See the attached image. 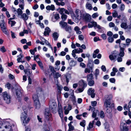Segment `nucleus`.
<instances>
[{
    "instance_id": "obj_1",
    "label": "nucleus",
    "mask_w": 131,
    "mask_h": 131,
    "mask_svg": "<svg viewBox=\"0 0 131 131\" xmlns=\"http://www.w3.org/2000/svg\"><path fill=\"white\" fill-rule=\"evenodd\" d=\"M23 109L24 112L21 113L20 116V118L23 124L25 126L26 124H28L30 121V118L27 117L26 109L24 108V107H23Z\"/></svg>"
},
{
    "instance_id": "obj_2",
    "label": "nucleus",
    "mask_w": 131,
    "mask_h": 131,
    "mask_svg": "<svg viewBox=\"0 0 131 131\" xmlns=\"http://www.w3.org/2000/svg\"><path fill=\"white\" fill-rule=\"evenodd\" d=\"M112 96L109 95L108 96L107 99H106L104 103V106L105 107H113L114 106V104L111 102Z\"/></svg>"
},
{
    "instance_id": "obj_3",
    "label": "nucleus",
    "mask_w": 131,
    "mask_h": 131,
    "mask_svg": "<svg viewBox=\"0 0 131 131\" xmlns=\"http://www.w3.org/2000/svg\"><path fill=\"white\" fill-rule=\"evenodd\" d=\"M32 98L36 108L37 109L39 108L40 106V105L38 100L37 95L35 94H34L32 96Z\"/></svg>"
},
{
    "instance_id": "obj_4",
    "label": "nucleus",
    "mask_w": 131,
    "mask_h": 131,
    "mask_svg": "<svg viewBox=\"0 0 131 131\" xmlns=\"http://www.w3.org/2000/svg\"><path fill=\"white\" fill-rule=\"evenodd\" d=\"M3 97L4 100L6 103L8 104L10 103L11 96L6 92H5L3 93Z\"/></svg>"
},
{
    "instance_id": "obj_5",
    "label": "nucleus",
    "mask_w": 131,
    "mask_h": 131,
    "mask_svg": "<svg viewBox=\"0 0 131 131\" xmlns=\"http://www.w3.org/2000/svg\"><path fill=\"white\" fill-rule=\"evenodd\" d=\"M93 79V76L92 74H90L88 75L87 77V81L89 85L92 86L94 85V82Z\"/></svg>"
},
{
    "instance_id": "obj_6",
    "label": "nucleus",
    "mask_w": 131,
    "mask_h": 131,
    "mask_svg": "<svg viewBox=\"0 0 131 131\" xmlns=\"http://www.w3.org/2000/svg\"><path fill=\"white\" fill-rule=\"evenodd\" d=\"M80 83L81 84L82 87L80 88L77 89V91L78 93H81L84 90L87 84L85 81L83 80H81L80 81Z\"/></svg>"
},
{
    "instance_id": "obj_7",
    "label": "nucleus",
    "mask_w": 131,
    "mask_h": 131,
    "mask_svg": "<svg viewBox=\"0 0 131 131\" xmlns=\"http://www.w3.org/2000/svg\"><path fill=\"white\" fill-rule=\"evenodd\" d=\"M11 125L10 123L8 122H6L4 123L2 125V128L4 127L7 130L10 129L9 131H12V130L11 128ZM2 131V130H0V131Z\"/></svg>"
},
{
    "instance_id": "obj_8",
    "label": "nucleus",
    "mask_w": 131,
    "mask_h": 131,
    "mask_svg": "<svg viewBox=\"0 0 131 131\" xmlns=\"http://www.w3.org/2000/svg\"><path fill=\"white\" fill-rule=\"evenodd\" d=\"M45 115L46 119L48 121L49 120L51 117V114L48 109H46Z\"/></svg>"
},
{
    "instance_id": "obj_9",
    "label": "nucleus",
    "mask_w": 131,
    "mask_h": 131,
    "mask_svg": "<svg viewBox=\"0 0 131 131\" xmlns=\"http://www.w3.org/2000/svg\"><path fill=\"white\" fill-rule=\"evenodd\" d=\"M94 90L92 88H89L88 91V94L89 95H91L92 98H94L95 96V94L94 93Z\"/></svg>"
},
{
    "instance_id": "obj_10",
    "label": "nucleus",
    "mask_w": 131,
    "mask_h": 131,
    "mask_svg": "<svg viewBox=\"0 0 131 131\" xmlns=\"http://www.w3.org/2000/svg\"><path fill=\"white\" fill-rule=\"evenodd\" d=\"M0 26L3 32L5 34H7V32L6 30L5 22L0 24Z\"/></svg>"
},
{
    "instance_id": "obj_11",
    "label": "nucleus",
    "mask_w": 131,
    "mask_h": 131,
    "mask_svg": "<svg viewBox=\"0 0 131 131\" xmlns=\"http://www.w3.org/2000/svg\"><path fill=\"white\" fill-rule=\"evenodd\" d=\"M83 18L86 21H89L91 18V15L88 14H84L83 16Z\"/></svg>"
},
{
    "instance_id": "obj_12",
    "label": "nucleus",
    "mask_w": 131,
    "mask_h": 131,
    "mask_svg": "<svg viewBox=\"0 0 131 131\" xmlns=\"http://www.w3.org/2000/svg\"><path fill=\"white\" fill-rule=\"evenodd\" d=\"M120 128L121 130L123 131H128V129L124 123H121L120 125Z\"/></svg>"
},
{
    "instance_id": "obj_13",
    "label": "nucleus",
    "mask_w": 131,
    "mask_h": 131,
    "mask_svg": "<svg viewBox=\"0 0 131 131\" xmlns=\"http://www.w3.org/2000/svg\"><path fill=\"white\" fill-rule=\"evenodd\" d=\"M24 71L25 74H27V76H29V77L30 76L32 73V71L30 69H24Z\"/></svg>"
},
{
    "instance_id": "obj_14",
    "label": "nucleus",
    "mask_w": 131,
    "mask_h": 131,
    "mask_svg": "<svg viewBox=\"0 0 131 131\" xmlns=\"http://www.w3.org/2000/svg\"><path fill=\"white\" fill-rule=\"evenodd\" d=\"M75 13L77 19H80L81 18V13L80 11L78 9H77L76 10Z\"/></svg>"
},
{
    "instance_id": "obj_15",
    "label": "nucleus",
    "mask_w": 131,
    "mask_h": 131,
    "mask_svg": "<svg viewBox=\"0 0 131 131\" xmlns=\"http://www.w3.org/2000/svg\"><path fill=\"white\" fill-rule=\"evenodd\" d=\"M46 9L48 10H51L52 11L54 10L55 9V7L52 4L50 6L48 5L46 7Z\"/></svg>"
},
{
    "instance_id": "obj_16",
    "label": "nucleus",
    "mask_w": 131,
    "mask_h": 131,
    "mask_svg": "<svg viewBox=\"0 0 131 131\" xmlns=\"http://www.w3.org/2000/svg\"><path fill=\"white\" fill-rule=\"evenodd\" d=\"M60 26L62 28H64V29L67 26V23L64 22L63 21H62L59 22Z\"/></svg>"
},
{
    "instance_id": "obj_17",
    "label": "nucleus",
    "mask_w": 131,
    "mask_h": 131,
    "mask_svg": "<svg viewBox=\"0 0 131 131\" xmlns=\"http://www.w3.org/2000/svg\"><path fill=\"white\" fill-rule=\"evenodd\" d=\"M28 16L26 14L24 13L21 15L20 18L22 19L24 21H26L27 20L28 18Z\"/></svg>"
},
{
    "instance_id": "obj_18",
    "label": "nucleus",
    "mask_w": 131,
    "mask_h": 131,
    "mask_svg": "<svg viewBox=\"0 0 131 131\" xmlns=\"http://www.w3.org/2000/svg\"><path fill=\"white\" fill-rule=\"evenodd\" d=\"M57 105V104L56 103L52 102L50 106V109L51 110H55Z\"/></svg>"
},
{
    "instance_id": "obj_19",
    "label": "nucleus",
    "mask_w": 131,
    "mask_h": 131,
    "mask_svg": "<svg viewBox=\"0 0 131 131\" xmlns=\"http://www.w3.org/2000/svg\"><path fill=\"white\" fill-rule=\"evenodd\" d=\"M121 27L122 28L126 29L128 28V26L126 23H122L121 25Z\"/></svg>"
},
{
    "instance_id": "obj_20",
    "label": "nucleus",
    "mask_w": 131,
    "mask_h": 131,
    "mask_svg": "<svg viewBox=\"0 0 131 131\" xmlns=\"http://www.w3.org/2000/svg\"><path fill=\"white\" fill-rule=\"evenodd\" d=\"M16 94L17 97H19L21 95V91L19 89H18L16 90Z\"/></svg>"
},
{
    "instance_id": "obj_21",
    "label": "nucleus",
    "mask_w": 131,
    "mask_h": 131,
    "mask_svg": "<svg viewBox=\"0 0 131 131\" xmlns=\"http://www.w3.org/2000/svg\"><path fill=\"white\" fill-rule=\"evenodd\" d=\"M60 17L59 14H56L54 15V18L55 19V20L53 18H52V20L53 21L55 22Z\"/></svg>"
},
{
    "instance_id": "obj_22",
    "label": "nucleus",
    "mask_w": 131,
    "mask_h": 131,
    "mask_svg": "<svg viewBox=\"0 0 131 131\" xmlns=\"http://www.w3.org/2000/svg\"><path fill=\"white\" fill-rule=\"evenodd\" d=\"M86 8L90 10H92V7L91 4L87 2L86 4Z\"/></svg>"
},
{
    "instance_id": "obj_23",
    "label": "nucleus",
    "mask_w": 131,
    "mask_h": 131,
    "mask_svg": "<svg viewBox=\"0 0 131 131\" xmlns=\"http://www.w3.org/2000/svg\"><path fill=\"white\" fill-rule=\"evenodd\" d=\"M52 36L54 38V40L56 41L57 39L59 36V35L57 32H54L53 33Z\"/></svg>"
},
{
    "instance_id": "obj_24",
    "label": "nucleus",
    "mask_w": 131,
    "mask_h": 131,
    "mask_svg": "<svg viewBox=\"0 0 131 131\" xmlns=\"http://www.w3.org/2000/svg\"><path fill=\"white\" fill-rule=\"evenodd\" d=\"M124 49L121 47L120 48V51L119 54V56L122 57H123L124 55Z\"/></svg>"
},
{
    "instance_id": "obj_25",
    "label": "nucleus",
    "mask_w": 131,
    "mask_h": 131,
    "mask_svg": "<svg viewBox=\"0 0 131 131\" xmlns=\"http://www.w3.org/2000/svg\"><path fill=\"white\" fill-rule=\"evenodd\" d=\"M18 57L17 59V60L18 62H20L22 60V58L24 57V56L21 53H20L19 55L18 56Z\"/></svg>"
},
{
    "instance_id": "obj_26",
    "label": "nucleus",
    "mask_w": 131,
    "mask_h": 131,
    "mask_svg": "<svg viewBox=\"0 0 131 131\" xmlns=\"http://www.w3.org/2000/svg\"><path fill=\"white\" fill-rule=\"evenodd\" d=\"M64 29L66 31L69 32H70L71 30V26L68 25L66 26Z\"/></svg>"
},
{
    "instance_id": "obj_27",
    "label": "nucleus",
    "mask_w": 131,
    "mask_h": 131,
    "mask_svg": "<svg viewBox=\"0 0 131 131\" xmlns=\"http://www.w3.org/2000/svg\"><path fill=\"white\" fill-rule=\"evenodd\" d=\"M58 112L59 115L61 118L63 117V111L62 109L58 110Z\"/></svg>"
},
{
    "instance_id": "obj_28",
    "label": "nucleus",
    "mask_w": 131,
    "mask_h": 131,
    "mask_svg": "<svg viewBox=\"0 0 131 131\" xmlns=\"http://www.w3.org/2000/svg\"><path fill=\"white\" fill-rule=\"evenodd\" d=\"M117 55L115 54L114 55H111L109 56V58L111 60H114L116 57Z\"/></svg>"
},
{
    "instance_id": "obj_29",
    "label": "nucleus",
    "mask_w": 131,
    "mask_h": 131,
    "mask_svg": "<svg viewBox=\"0 0 131 131\" xmlns=\"http://www.w3.org/2000/svg\"><path fill=\"white\" fill-rule=\"evenodd\" d=\"M23 12L22 10L19 8L17 10V13L18 16L21 15L23 13Z\"/></svg>"
},
{
    "instance_id": "obj_30",
    "label": "nucleus",
    "mask_w": 131,
    "mask_h": 131,
    "mask_svg": "<svg viewBox=\"0 0 131 131\" xmlns=\"http://www.w3.org/2000/svg\"><path fill=\"white\" fill-rule=\"evenodd\" d=\"M65 76L66 79V82L68 83L69 81V80L71 78V76L70 74H68L65 75Z\"/></svg>"
},
{
    "instance_id": "obj_31",
    "label": "nucleus",
    "mask_w": 131,
    "mask_h": 131,
    "mask_svg": "<svg viewBox=\"0 0 131 131\" xmlns=\"http://www.w3.org/2000/svg\"><path fill=\"white\" fill-rule=\"evenodd\" d=\"M130 108L129 105L126 104H125L124 107V109L125 110H128V111L130 110L129 108Z\"/></svg>"
},
{
    "instance_id": "obj_32",
    "label": "nucleus",
    "mask_w": 131,
    "mask_h": 131,
    "mask_svg": "<svg viewBox=\"0 0 131 131\" xmlns=\"http://www.w3.org/2000/svg\"><path fill=\"white\" fill-rule=\"evenodd\" d=\"M94 123V121H92V123H90L89 125V128L88 129H89V130H90V129L93 128V127Z\"/></svg>"
},
{
    "instance_id": "obj_33",
    "label": "nucleus",
    "mask_w": 131,
    "mask_h": 131,
    "mask_svg": "<svg viewBox=\"0 0 131 131\" xmlns=\"http://www.w3.org/2000/svg\"><path fill=\"white\" fill-rule=\"evenodd\" d=\"M36 61L38 63V64L40 66V67L42 69H43V66L42 65V64L41 62V61L40 60H39L38 61V59H37V60H36Z\"/></svg>"
},
{
    "instance_id": "obj_34",
    "label": "nucleus",
    "mask_w": 131,
    "mask_h": 131,
    "mask_svg": "<svg viewBox=\"0 0 131 131\" xmlns=\"http://www.w3.org/2000/svg\"><path fill=\"white\" fill-rule=\"evenodd\" d=\"M61 18L62 19L63 21H65L67 19V16L64 14H61Z\"/></svg>"
},
{
    "instance_id": "obj_35",
    "label": "nucleus",
    "mask_w": 131,
    "mask_h": 131,
    "mask_svg": "<svg viewBox=\"0 0 131 131\" xmlns=\"http://www.w3.org/2000/svg\"><path fill=\"white\" fill-rule=\"evenodd\" d=\"M131 42V40L129 38H127L126 40V45L127 46H128L129 45L130 43Z\"/></svg>"
},
{
    "instance_id": "obj_36",
    "label": "nucleus",
    "mask_w": 131,
    "mask_h": 131,
    "mask_svg": "<svg viewBox=\"0 0 131 131\" xmlns=\"http://www.w3.org/2000/svg\"><path fill=\"white\" fill-rule=\"evenodd\" d=\"M107 39L108 42L110 43L112 42L114 40V38L111 37H108Z\"/></svg>"
},
{
    "instance_id": "obj_37",
    "label": "nucleus",
    "mask_w": 131,
    "mask_h": 131,
    "mask_svg": "<svg viewBox=\"0 0 131 131\" xmlns=\"http://www.w3.org/2000/svg\"><path fill=\"white\" fill-rule=\"evenodd\" d=\"M106 111L107 113H110L112 111V107H105Z\"/></svg>"
},
{
    "instance_id": "obj_38",
    "label": "nucleus",
    "mask_w": 131,
    "mask_h": 131,
    "mask_svg": "<svg viewBox=\"0 0 131 131\" xmlns=\"http://www.w3.org/2000/svg\"><path fill=\"white\" fill-rule=\"evenodd\" d=\"M99 74V70L98 69H97L96 70L95 73V76L96 79H97V77Z\"/></svg>"
},
{
    "instance_id": "obj_39",
    "label": "nucleus",
    "mask_w": 131,
    "mask_h": 131,
    "mask_svg": "<svg viewBox=\"0 0 131 131\" xmlns=\"http://www.w3.org/2000/svg\"><path fill=\"white\" fill-rule=\"evenodd\" d=\"M99 16V14L96 13L93 14L92 15V17L93 18H95Z\"/></svg>"
},
{
    "instance_id": "obj_40",
    "label": "nucleus",
    "mask_w": 131,
    "mask_h": 131,
    "mask_svg": "<svg viewBox=\"0 0 131 131\" xmlns=\"http://www.w3.org/2000/svg\"><path fill=\"white\" fill-rule=\"evenodd\" d=\"M69 126V129L68 131H71V130H73L74 129V127L72 125H68Z\"/></svg>"
},
{
    "instance_id": "obj_41",
    "label": "nucleus",
    "mask_w": 131,
    "mask_h": 131,
    "mask_svg": "<svg viewBox=\"0 0 131 131\" xmlns=\"http://www.w3.org/2000/svg\"><path fill=\"white\" fill-rule=\"evenodd\" d=\"M100 115L101 117L102 118H104L105 116V114L104 112L102 111L100 112Z\"/></svg>"
},
{
    "instance_id": "obj_42",
    "label": "nucleus",
    "mask_w": 131,
    "mask_h": 131,
    "mask_svg": "<svg viewBox=\"0 0 131 131\" xmlns=\"http://www.w3.org/2000/svg\"><path fill=\"white\" fill-rule=\"evenodd\" d=\"M112 16L113 17L115 18L117 16L118 13L115 10L114 12L112 13Z\"/></svg>"
},
{
    "instance_id": "obj_43",
    "label": "nucleus",
    "mask_w": 131,
    "mask_h": 131,
    "mask_svg": "<svg viewBox=\"0 0 131 131\" xmlns=\"http://www.w3.org/2000/svg\"><path fill=\"white\" fill-rule=\"evenodd\" d=\"M54 76L57 79L59 77H60L61 76V75L59 73H55Z\"/></svg>"
},
{
    "instance_id": "obj_44",
    "label": "nucleus",
    "mask_w": 131,
    "mask_h": 131,
    "mask_svg": "<svg viewBox=\"0 0 131 131\" xmlns=\"http://www.w3.org/2000/svg\"><path fill=\"white\" fill-rule=\"evenodd\" d=\"M85 121L84 120H83L82 122L80 123V125L81 126L84 127L85 126Z\"/></svg>"
},
{
    "instance_id": "obj_45",
    "label": "nucleus",
    "mask_w": 131,
    "mask_h": 131,
    "mask_svg": "<svg viewBox=\"0 0 131 131\" xmlns=\"http://www.w3.org/2000/svg\"><path fill=\"white\" fill-rule=\"evenodd\" d=\"M66 52L63 51H62L58 55L59 56H64L66 55Z\"/></svg>"
},
{
    "instance_id": "obj_46",
    "label": "nucleus",
    "mask_w": 131,
    "mask_h": 131,
    "mask_svg": "<svg viewBox=\"0 0 131 131\" xmlns=\"http://www.w3.org/2000/svg\"><path fill=\"white\" fill-rule=\"evenodd\" d=\"M125 8V6L123 4H122L121 5L120 9L121 11H123Z\"/></svg>"
},
{
    "instance_id": "obj_47",
    "label": "nucleus",
    "mask_w": 131,
    "mask_h": 131,
    "mask_svg": "<svg viewBox=\"0 0 131 131\" xmlns=\"http://www.w3.org/2000/svg\"><path fill=\"white\" fill-rule=\"evenodd\" d=\"M79 39L80 40H82L84 39V36L82 35H79L78 36Z\"/></svg>"
},
{
    "instance_id": "obj_48",
    "label": "nucleus",
    "mask_w": 131,
    "mask_h": 131,
    "mask_svg": "<svg viewBox=\"0 0 131 131\" xmlns=\"http://www.w3.org/2000/svg\"><path fill=\"white\" fill-rule=\"evenodd\" d=\"M109 26L110 27H113L115 26V24L111 22L109 23Z\"/></svg>"
},
{
    "instance_id": "obj_49",
    "label": "nucleus",
    "mask_w": 131,
    "mask_h": 131,
    "mask_svg": "<svg viewBox=\"0 0 131 131\" xmlns=\"http://www.w3.org/2000/svg\"><path fill=\"white\" fill-rule=\"evenodd\" d=\"M0 51L2 52H4L6 51V49H5L4 46H3L1 48Z\"/></svg>"
},
{
    "instance_id": "obj_50",
    "label": "nucleus",
    "mask_w": 131,
    "mask_h": 131,
    "mask_svg": "<svg viewBox=\"0 0 131 131\" xmlns=\"http://www.w3.org/2000/svg\"><path fill=\"white\" fill-rule=\"evenodd\" d=\"M65 10V9L63 8H60V9L59 10V13L61 14H64V13H63V12Z\"/></svg>"
},
{
    "instance_id": "obj_51",
    "label": "nucleus",
    "mask_w": 131,
    "mask_h": 131,
    "mask_svg": "<svg viewBox=\"0 0 131 131\" xmlns=\"http://www.w3.org/2000/svg\"><path fill=\"white\" fill-rule=\"evenodd\" d=\"M9 23L11 25V26L12 27L15 25L16 23V22L15 21L12 20L10 21Z\"/></svg>"
},
{
    "instance_id": "obj_52",
    "label": "nucleus",
    "mask_w": 131,
    "mask_h": 131,
    "mask_svg": "<svg viewBox=\"0 0 131 131\" xmlns=\"http://www.w3.org/2000/svg\"><path fill=\"white\" fill-rule=\"evenodd\" d=\"M91 23L92 24V26H93V27H94L95 28L96 27V26L97 25V23L95 21H92L91 22Z\"/></svg>"
},
{
    "instance_id": "obj_53",
    "label": "nucleus",
    "mask_w": 131,
    "mask_h": 131,
    "mask_svg": "<svg viewBox=\"0 0 131 131\" xmlns=\"http://www.w3.org/2000/svg\"><path fill=\"white\" fill-rule=\"evenodd\" d=\"M101 36L103 39L104 40H105L107 38V36L105 34H103L101 35Z\"/></svg>"
},
{
    "instance_id": "obj_54",
    "label": "nucleus",
    "mask_w": 131,
    "mask_h": 131,
    "mask_svg": "<svg viewBox=\"0 0 131 131\" xmlns=\"http://www.w3.org/2000/svg\"><path fill=\"white\" fill-rule=\"evenodd\" d=\"M94 63L95 64H99L100 63L99 60L97 59H96L94 60Z\"/></svg>"
},
{
    "instance_id": "obj_55",
    "label": "nucleus",
    "mask_w": 131,
    "mask_h": 131,
    "mask_svg": "<svg viewBox=\"0 0 131 131\" xmlns=\"http://www.w3.org/2000/svg\"><path fill=\"white\" fill-rule=\"evenodd\" d=\"M101 69L104 72H105L106 70V69L105 66L102 65L101 67Z\"/></svg>"
},
{
    "instance_id": "obj_56",
    "label": "nucleus",
    "mask_w": 131,
    "mask_h": 131,
    "mask_svg": "<svg viewBox=\"0 0 131 131\" xmlns=\"http://www.w3.org/2000/svg\"><path fill=\"white\" fill-rule=\"evenodd\" d=\"M97 104V103L96 101H94L91 102V105L93 106H95Z\"/></svg>"
},
{
    "instance_id": "obj_57",
    "label": "nucleus",
    "mask_w": 131,
    "mask_h": 131,
    "mask_svg": "<svg viewBox=\"0 0 131 131\" xmlns=\"http://www.w3.org/2000/svg\"><path fill=\"white\" fill-rule=\"evenodd\" d=\"M107 35L108 36L111 37L113 35V34L111 31H108L107 32Z\"/></svg>"
},
{
    "instance_id": "obj_58",
    "label": "nucleus",
    "mask_w": 131,
    "mask_h": 131,
    "mask_svg": "<svg viewBox=\"0 0 131 131\" xmlns=\"http://www.w3.org/2000/svg\"><path fill=\"white\" fill-rule=\"evenodd\" d=\"M72 51L73 52H74L76 53H79L80 51H79V50H78V49H74Z\"/></svg>"
},
{
    "instance_id": "obj_59",
    "label": "nucleus",
    "mask_w": 131,
    "mask_h": 131,
    "mask_svg": "<svg viewBox=\"0 0 131 131\" xmlns=\"http://www.w3.org/2000/svg\"><path fill=\"white\" fill-rule=\"evenodd\" d=\"M28 81L29 84H32V80L30 76L28 77Z\"/></svg>"
},
{
    "instance_id": "obj_60",
    "label": "nucleus",
    "mask_w": 131,
    "mask_h": 131,
    "mask_svg": "<svg viewBox=\"0 0 131 131\" xmlns=\"http://www.w3.org/2000/svg\"><path fill=\"white\" fill-rule=\"evenodd\" d=\"M109 81L110 82L113 83H114L115 81V79L114 78H110L109 79Z\"/></svg>"
},
{
    "instance_id": "obj_61",
    "label": "nucleus",
    "mask_w": 131,
    "mask_h": 131,
    "mask_svg": "<svg viewBox=\"0 0 131 131\" xmlns=\"http://www.w3.org/2000/svg\"><path fill=\"white\" fill-rule=\"evenodd\" d=\"M12 9L14 13L15 14L17 13V10H16L15 8L14 7H12Z\"/></svg>"
},
{
    "instance_id": "obj_62",
    "label": "nucleus",
    "mask_w": 131,
    "mask_h": 131,
    "mask_svg": "<svg viewBox=\"0 0 131 131\" xmlns=\"http://www.w3.org/2000/svg\"><path fill=\"white\" fill-rule=\"evenodd\" d=\"M4 22L3 18V16L0 15V24Z\"/></svg>"
},
{
    "instance_id": "obj_63",
    "label": "nucleus",
    "mask_w": 131,
    "mask_h": 131,
    "mask_svg": "<svg viewBox=\"0 0 131 131\" xmlns=\"http://www.w3.org/2000/svg\"><path fill=\"white\" fill-rule=\"evenodd\" d=\"M126 44H122L120 45H119V46L120 48L121 47L124 49V48L126 47Z\"/></svg>"
},
{
    "instance_id": "obj_64",
    "label": "nucleus",
    "mask_w": 131,
    "mask_h": 131,
    "mask_svg": "<svg viewBox=\"0 0 131 131\" xmlns=\"http://www.w3.org/2000/svg\"><path fill=\"white\" fill-rule=\"evenodd\" d=\"M113 18L111 16H109L107 18V19L108 21H111L112 20Z\"/></svg>"
}]
</instances>
